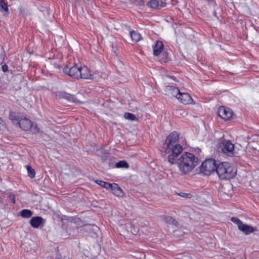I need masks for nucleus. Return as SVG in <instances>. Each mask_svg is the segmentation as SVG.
Listing matches in <instances>:
<instances>
[{
	"label": "nucleus",
	"instance_id": "obj_1",
	"mask_svg": "<svg viewBox=\"0 0 259 259\" xmlns=\"http://www.w3.org/2000/svg\"><path fill=\"white\" fill-rule=\"evenodd\" d=\"M178 140L177 133L170 134L165 140L164 152L168 162L170 164H177L179 170L186 174L190 172L198 164V158L189 152H185L178 158L183 151L182 146L178 143Z\"/></svg>",
	"mask_w": 259,
	"mask_h": 259
},
{
	"label": "nucleus",
	"instance_id": "obj_2",
	"mask_svg": "<svg viewBox=\"0 0 259 259\" xmlns=\"http://www.w3.org/2000/svg\"><path fill=\"white\" fill-rule=\"evenodd\" d=\"M216 172L220 179L229 180L235 177L237 169L230 163L222 162L217 164Z\"/></svg>",
	"mask_w": 259,
	"mask_h": 259
},
{
	"label": "nucleus",
	"instance_id": "obj_3",
	"mask_svg": "<svg viewBox=\"0 0 259 259\" xmlns=\"http://www.w3.org/2000/svg\"><path fill=\"white\" fill-rule=\"evenodd\" d=\"M217 164L213 159H209L203 162L200 166V171L204 175H210L212 172L216 171Z\"/></svg>",
	"mask_w": 259,
	"mask_h": 259
},
{
	"label": "nucleus",
	"instance_id": "obj_4",
	"mask_svg": "<svg viewBox=\"0 0 259 259\" xmlns=\"http://www.w3.org/2000/svg\"><path fill=\"white\" fill-rule=\"evenodd\" d=\"M17 124L19 127L25 131L31 130L34 133L39 132V128L36 124L33 123L29 119L27 118H23L20 120Z\"/></svg>",
	"mask_w": 259,
	"mask_h": 259
},
{
	"label": "nucleus",
	"instance_id": "obj_5",
	"mask_svg": "<svg viewBox=\"0 0 259 259\" xmlns=\"http://www.w3.org/2000/svg\"><path fill=\"white\" fill-rule=\"evenodd\" d=\"M80 65L74 64L72 66H66L63 68V72L75 79H79L80 74Z\"/></svg>",
	"mask_w": 259,
	"mask_h": 259
},
{
	"label": "nucleus",
	"instance_id": "obj_6",
	"mask_svg": "<svg viewBox=\"0 0 259 259\" xmlns=\"http://www.w3.org/2000/svg\"><path fill=\"white\" fill-rule=\"evenodd\" d=\"M218 113L219 116L225 120H227L232 117L233 112L229 108L221 106L218 108Z\"/></svg>",
	"mask_w": 259,
	"mask_h": 259
},
{
	"label": "nucleus",
	"instance_id": "obj_7",
	"mask_svg": "<svg viewBox=\"0 0 259 259\" xmlns=\"http://www.w3.org/2000/svg\"><path fill=\"white\" fill-rule=\"evenodd\" d=\"M79 78L85 79H94V74H92L90 70L86 66H80Z\"/></svg>",
	"mask_w": 259,
	"mask_h": 259
},
{
	"label": "nucleus",
	"instance_id": "obj_8",
	"mask_svg": "<svg viewBox=\"0 0 259 259\" xmlns=\"http://www.w3.org/2000/svg\"><path fill=\"white\" fill-rule=\"evenodd\" d=\"M164 91L166 93V95L170 97H176L178 98L180 95V90L176 87L172 85H167L165 87Z\"/></svg>",
	"mask_w": 259,
	"mask_h": 259
},
{
	"label": "nucleus",
	"instance_id": "obj_9",
	"mask_svg": "<svg viewBox=\"0 0 259 259\" xmlns=\"http://www.w3.org/2000/svg\"><path fill=\"white\" fill-rule=\"evenodd\" d=\"M234 149V144L229 140L222 142V151L224 153H232Z\"/></svg>",
	"mask_w": 259,
	"mask_h": 259
},
{
	"label": "nucleus",
	"instance_id": "obj_10",
	"mask_svg": "<svg viewBox=\"0 0 259 259\" xmlns=\"http://www.w3.org/2000/svg\"><path fill=\"white\" fill-rule=\"evenodd\" d=\"M147 5L153 9H160L165 7L166 3L160 0H150Z\"/></svg>",
	"mask_w": 259,
	"mask_h": 259
},
{
	"label": "nucleus",
	"instance_id": "obj_11",
	"mask_svg": "<svg viewBox=\"0 0 259 259\" xmlns=\"http://www.w3.org/2000/svg\"><path fill=\"white\" fill-rule=\"evenodd\" d=\"M182 103L184 104H191L193 100L190 95L188 93H180V95H179L177 98Z\"/></svg>",
	"mask_w": 259,
	"mask_h": 259
},
{
	"label": "nucleus",
	"instance_id": "obj_12",
	"mask_svg": "<svg viewBox=\"0 0 259 259\" xmlns=\"http://www.w3.org/2000/svg\"><path fill=\"white\" fill-rule=\"evenodd\" d=\"M238 229L246 235H248L253 232L257 231L256 228L247 225L246 224H244L243 223L241 225L239 226Z\"/></svg>",
	"mask_w": 259,
	"mask_h": 259
},
{
	"label": "nucleus",
	"instance_id": "obj_13",
	"mask_svg": "<svg viewBox=\"0 0 259 259\" xmlns=\"http://www.w3.org/2000/svg\"><path fill=\"white\" fill-rule=\"evenodd\" d=\"M42 222V218L40 217H33L30 221L31 226L34 228H37Z\"/></svg>",
	"mask_w": 259,
	"mask_h": 259
},
{
	"label": "nucleus",
	"instance_id": "obj_14",
	"mask_svg": "<svg viewBox=\"0 0 259 259\" xmlns=\"http://www.w3.org/2000/svg\"><path fill=\"white\" fill-rule=\"evenodd\" d=\"M163 45L161 41H157L156 45L153 47V55L158 56L163 50Z\"/></svg>",
	"mask_w": 259,
	"mask_h": 259
},
{
	"label": "nucleus",
	"instance_id": "obj_15",
	"mask_svg": "<svg viewBox=\"0 0 259 259\" xmlns=\"http://www.w3.org/2000/svg\"><path fill=\"white\" fill-rule=\"evenodd\" d=\"M110 190L117 196H122L123 194L122 190L115 183L112 184V187Z\"/></svg>",
	"mask_w": 259,
	"mask_h": 259
},
{
	"label": "nucleus",
	"instance_id": "obj_16",
	"mask_svg": "<svg viewBox=\"0 0 259 259\" xmlns=\"http://www.w3.org/2000/svg\"><path fill=\"white\" fill-rule=\"evenodd\" d=\"M162 220L166 223L168 224L175 225L177 226L178 222L172 217L169 215H162Z\"/></svg>",
	"mask_w": 259,
	"mask_h": 259
},
{
	"label": "nucleus",
	"instance_id": "obj_17",
	"mask_svg": "<svg viewBox=\"0 0 259 259\" xmlns=\"http://www.w3.org/2000/svg\"><path fill=\"white\" fill-rule=\"evenodd\" d=\"M130 36L132 40L135 42H138L142 38L141 34L135 31L130 32Z\"/></svg>",
	"mask_w": 259,
	"mask_h": 259
},
{
	"label": "nucleus",
	"instance_id": "obj_18",
	"mask_svg": "<svg viewBox=\"0 0 259 259\" xmlns=\"http://www.w3.org/2000/svg\"><path fill=\"white\" fill-rule=\"evenodd\" d=\"M95 182L101 186L102 187L106 188L107 190H110V188L112 187L113 184H110L108 182H104L103 181L100 180H97L95 181Z\"/></svg>",
	"mask_w": 259,
	"mask_h": 259
},
{
	"label": "nucleus",
	"instance_id": "obj_19",
	"mask_svg": "<svg viewBox=\"0 0 259 259\" xmlns=\"http://www.w3.org/2000/svg\"><path fill=\"white\" fill-rule=\"evenodd\" d=\"M32 211L29 209H23L20 212V215L23 218H29L32 215Z\"/></svg>",
	"mask_w": 259,
	"mask_h": 259
},
{
	"label": "nucleus",
	"instance_id": "obj_20",
	"mask_svg": "<svg viewBox=\"0 0 259 259\" xmlns=\"http://www.w3.org/2000/svg\"><path fill=\"white\" fill-rule=\"evenodd\" d=\"M26 169L27 170L28 176L31 178H33L35 175L34 169L29 165H26Z\"/></svg>",
	"mask_w": 259,
	"mask_h": 259
},
{
	"label": "nucleus",
	"instance_id": "obj_21",
	"mask_svg": "<svg viewBox=\"0 0 259 259\" xmlns=\"http://www.w3.org/2000/svg\"><path fill=\"white\" fill-rule=\"evenodd\" d=\"M117 168H128L129 167L127 162L124 160L120 161L116 164Z\"/></svg>",
	"mask_w": 259,
	"mask_h": 259
},
{
	"label": "nucleus",
	"instance_id": "obj_22",
	"mask_svg": "<svg viewBox=\"0 0 259 259\" xmlns=\"http://www.w3.org/2000/svg\"><path fill=\"white\" fill-rule=\"evenodd\" d=\"M124 117L125 118L132 121L136 119V116L134 114L128 112L125 113L124 115Z\"/></svg>",
	"mask_w": 259,
	"mask_h": 259
},
{
	"label": "nucleus",
	"instance_id": "obj_23",
	"mask_svg": "<svg viewBox=\"0 0 259 259\" xmlns=\"http://www.w3.org/2000/svg\"><path fill=\"white\" fill-rule=\"evenodd\" d=\"M0 10L1 11H4L5 12L8 11V8L7 7V4L5 3L4 0L3 1H1L0 3Z\"/></svg>",
	"mask_w": 259,
	"mask_h": 259
},
{
	"label": "nucleus",
	"instance_id": "obj_24",
	"mask_svg": "<svg viewBox=\"0 0 259 259\" xmlns=\"http://www.w3.org/2000/svg\"><path fill=\"white\" fill-rule=\"evenodd\" d=\"M231 221L236 224L238 226V228H239V226L241 225L243 223L241 221H240L239 219L236 217H233L231 218Z\"/></svg>",
	"mask_w": 259,
	"mask_h": 259
},
{
	"label": "nucleus",
	"instance_id": "obj_25",
	"mask_svg": "<svg viewBox=\"0 0 259 259\" xmlns=\"http://www.w3.org/2000/svg\"><path fill=\"white\" fill-rule=\"evenodd\" d=\"M63 97L64 98L68 99V100H73L74 99L73 96L66 93H65Z\"/></svg>",
	"mask_w": 259,
	"mask_h": 259
},
{
	"label": "nucleus",
	"instance_id": "obj_26",
	"mask_svg": "<svg viewBox=\"0 0 259 259\" xmlns=\"http://www.w3.org/2000/svg\"><path fill=\"white\" fill-rule=\"evenodd\" d=\"M9 198H10V199H11V200L12 201V202L13 203H15V202H16L15 195L13 193H9Z\"/></svg>",
	"mask_w": 259,
	"mask_h": 259
},
{
	"label": "nucleus",
	"instance_id": "obj_27",
	"mask_svg": "<svg viewBox=\"0 0 259 259\" xmlns=\"http://www.w3.org/2000/svg\"><path fill=\"white\" fill-rule=\"evenodd\" d=\"M2 70L4 72H6L8 71V67L7 65H4L2 66Z\"/></svg>",
	"mask_w": 259,
	"mask_h": 259
},
{
	"label": "nucleus",
	"instance_id": "obj_28",
	"mask_svg": "<svg viewBox=\"0 0 259 259\" xmlns=\"http://www.w3.org/2000/svg\"><path fill=\"white\" fill-rule=\"evenodd\" d=\"M9 118H10V119L12 120L13 122H14L15 121H18V119H16L14 117H13L12 115H10Z\"/></svg>",
	"mask_w": 259,
	"mask_h": 259
},
{
	"label": "nucleus",
	"instance_id": "obj_29",
	"mask_svg": "<svg viewBox=\"0 0 259 259\" xmlns=\"http://www.w3.org/2000/svg\"><path fill=\"white\" fill-rule=\"evenodd\" d=\"M189 195H190L189 194L187 193H183L182 195H181V196L184 197H189Z\"/></svg>",
	"mask_w": 259,
	"mask_h": 259
},
{
	"label": "nucleus",
	"instance_id": "obj_30",
	"mask_svg": "<svg viewBox=\"0 0 259 259\" xmlns=\"http://www.w3.org/2000/svg\"><path fill=\"white\" fill-rule=\"evenodd\" d=\"M207 2H211V1H213L214 0H206Z\"/></svg>",
	"mask_w": 259,
	"mask_h": 259
},
{
	"label": "nucleus",
	"instance_id": "obj_31",
	"mask_svg": "<svg viewBox=\"0 0 259 259\" xmlns=\"http://www.w3.org/2000/svg\"><path fill=\"white\" fill-rule=\"evenodd\" d=\"M3 121L2 119L1 118H0V123H1V122Z\"/></svg>",
	"mask_w": 259,
	"mask_h": 259
},
{
	"label": "nucleus",
	"instance_id": "obj_32",
	"mask_svg": "<svg viewBox=\"0 0 259 259\" xmlns=\"http://www.w3.org/2000/svg\"><path fill=\"white\" fill-rule=\"evenodd\" d=\"M1 1H3V0H0V3L1 2Z\"/></svg>",
	"mask_w": 259,
	"mask_h": 259
}]
</instances>
